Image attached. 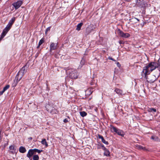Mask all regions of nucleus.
I'll list each match as a JSON object with an SVG mask.
<instances>
[{
	"label": "nucleus",
	"instance_id": "obj_1",
	"mask_svg": "<svg viewBox=\"0 0 160 160\" xmlns=\"http://www.w3.org/2000/svg\"><path fill=\"white\" fill-rule=\"evenodd\" d=\"M64 69L66 70L67 73L68 74L69 77L71 79H75L78 78V74L76 70L69 67L65 68Z\"/></svg>",
	"mask_w": 160,
	"mask_h": 160
},
{
	"label": "nucleus",
	"instance_id": "obj_2",
	"mask_svg": "<svg viewBox=\"0 0 160 160\" xmlns=\"http://www.w3.org/2000/svg\"><path fill=\"white\" fill-rule=\"evenodd\" d=\"M157 62H151L143 68V71H144V72L147 71L149 73H150L153 70L157 68Z\"/></svg>",
	"mask_w": 160,
	"mask_h": 160
},
{
	"label": "nucleus",
	"instance_id": "obj_3",
	"mask_svg": "<svg viewBox=\"0 0 160 160\" xmlns=\"http://www.w3.org/2000/svg\"><path fill=\"white\" fill-rule=\"evenodd\" d=\"M150 74L147 71H145V72H144V71H142V76H144L148 82L150 83H153L155 80V76L154 75H150L148 77L147 75Z\"/></svg>",
	"mask_w": 160,
	"mask_h": 160
},
{
	"label": "nucleus",
	"instance_id": "obj_4",
	"mask_svg": "<svg viewBox=\"0 0 160 160\" xmlns=\"http://www.w3.org/2000/svg\"><path fill=\"white\" fill-rule=\"evenodd\" d=\"M110 129L112 132H115L118 135L122 137H123L125 134L122 131L118 129L112 125H110Z\"/></svg>",
	"mask_w": 160,
	"mask_h": 160
},
{
	"label": "nucleus",
	"instance_id": "obj_5",
	"mask_svg": "<svg viewBox=\"0 0 160 160\" xmlns=\"http://www.w3.org/2000/svg\"><path fill=\"white\" fill-rule=\"evenodd\" d=\"M136 5L140 8L144 7L145 6V4L143 0H136Z\"/></svg>",
	"mask_w": 160,
	"mask_h": 160
},
{
	"label": "nucleus",
	"instance_id": "obj_6",
	"mask_svg": "<svg viewBox=\"0 0 160 160\" xmlns=\"http://www.w3.org/2000/svg\"><path fill=\"white\" fill-rule=\"evenodd\" d=\"M118 33L119 35L124 38H127L130 36V35L128 33H124L122 31L120 30V29L118 30Z\"/></svg>",
	"mask_w": 160,
	"mask_h": 160
},
{
	"label": "nucleus",
	"instance_id": "obj_7",
	"mask_svg": "<svg viewBox=\"0 0 160 160\" xmlns=\"http://www.w3.org/2000/svg\"><path fill=\"white\" fill-rule=\"evenodd\" d=\"M27 67L26 66H24L21 69L20 71L18 72V73L20 75L22 74V76H23L25 73L27 72Z\"/></svg>",
	"mask_w": 160,
	"mask_h": 160
},
{
	"label": "nucleus",
	"instance_id": "obj_8",
	"mask_svg": "<svg viewBox=\"0 0 160 160\" xmlns=\"http://www.w3.org/2000/svg\"><path fill=\"white\" fill-rule=\"evenodd\" d=\"M22 2L21 1H18L17 2L14 3L13 5L15 7V9H18L22 4Z\"/></svg>",
	"mask_w": 160,
	"mask_h": 160
},
{
	"label": "nucleus",
	"instance_id": "obj_9",
	"mask_svg": "<svg viewBox=\"0 0 160 160\" xmlns=\"http://www.w3.org/2000/svg\"><path fill=\"white\" fill-rule=\"evenodd\" d=\"M57 48V44L53 42L51 43L50 46V51L56 49Z\"/></svg>",
	"mask_w": 160,
	"mask_h": 160
},
{
	"label": "nucleus",
	"instance_id": "obj_10",
	"mask_svg": "<svg viewBox=\"0 0 160 160\" xmlns=\"http://www.w3.org/2000/svg\"><path fill=\"white\" fill-rule=\"evenodd\" d=\"M34 150V149H30L28 151L27 156L29 158H31L33 155L35 154Z\"/></svg>",
	"mask_w": 160,
	"mask_h": 160
},
{
	"label": "nucleus",
	"instance_id": "obj_11",
	"mask_svg": "<svg viewBox=\"0 0 160 160\" xmlns=\"http://www.w3.org/2000/svg\"><path fill=\"white\" fill-rule=\"evenodd\" d=\"M98 138L99 139H101L103 143H104L106 145H108V142L107 141H106L104 139L103 136H101V135H100L99 134H98Z\"/></svg>",
	"mask_w": 160,
	"mask_h": 160
},
{
	"label": "nucleus",
	"instance_id": "obj_12",
	"mask_svg": "<svg viewBox=\"0 0 160 160\" xmlns=\"http://www.w3.org/2000/svg\"><path fill=\"white\" fill-rule=\"evenodd\" d=\"M9 149L10 150V152L12 154H14L16 153V150L15 149L14 146L11 145L9 147Z\"/></svg>",
	"mask_w": 160,
	"mask_h": 160
},
{
	"label": "nucleus",
	"instance_id": "obj_13",
	"mask_svg": "<svg viewBox=\"0 0 160 160\" xmlns=\"http://www.w3.org/2000/svg\"><path fill=\"white\" fill-rule=\"evenodd\" d=\"M22 77V74L20 75L18 73L16 76L15 80L19 82L21 79Z\"/></svg>",
	"mask_w": 160,
	"mask_h": 160
},
{
	"label": "nucleus",
	"instance_id": "obj_14",
	"mask_svg": "<svg viewBox=\"0 0 160 160\" xmlns=\"http://www.w3.org/2000/svg\"><path fill=\"white\" fill-rule=\"evenodd\" d=\"M19 151L21 153H24L26 152V150L25 147L21 146L19 149Z\"/></svg>",
	"mask_w": 160,
	"mask_h": 160
},
{
	"label": "nucleus",
	"instance_id": "obj_15",
	"mask_svg": "<svg viewBox=\"0 0 160 160\" xmlns=\"http://www.w3.org/2000/svg\"><path fill=\"white\" fill-rule=\"evenodd\" d=\"M41 143L42 145H45L46 147H47L48 146V144L47 142H46L45 139L44 138L42 139L41 142Z\"/></svg>",
	"mask_w": 160,
	"mask_h": 160
},
{
	"label": "nucleus",
	"instance_id": "obj_16",
	"mask_svg": "<svg viewBox=\"0 0 160 160\" xmlns=\"http://www.w3.org/2000/svg\"><path fill=\"white\" fill-rule=\"evenodd\" d=\"M83 24V23L82 22H80L77 25L76 29L78 31H80L81 30V27Z\"/></svg>",
	"mask_w": 160,
	"mask_h": 160
},
{
	"label": "nucleus",
	"instance_id": "obj_17",
	"mask_svg": "<svg viewBox=\"0 0 160 160\" xmlns=\"http://www.w3.org/2000/svg\"><path fill=\"white\" fill-rule=\"evenodd\" d=\"M104 154L107 156H110V152L108 149L105 150Z\"/></svg>",
	"mask_w": 160,
	"mask_h": 160
},
{
	"label": "nucleus",
	"instance_id": "obj_18",
	"mask_svg": "<svg viewBox=\"0 0 160 160\" xmlns=\"http://www.w3.org/2000/svg\"><path fill=\"white\" fill-rule=\"evenodd\" d=\"M114 91L116 93L118 94H121L122 92V91L118 88H116L115 90Z\"/></svg>",
	"mask_w": 160,
	"mask_h": 160
},
{
	"label": "nucleus",
	"instance_id": "obj_19",
	"mask_svg": "<svg viewBox=\"0 0 160 160\" xmlns=\"http://www.w3.org/2000/svg\"><path fill=\"white\" fill-rule=\"evenodd\" d=\"M148 111L149 112H156V110L153 108H149L148 109Z\"/></svg>",
	"mask_w": 160,
	"mask_h": 160
},
{
	"label": "nucleus",
	"instance_id": "obj_20",
	"mask_svg": "<svg viewBox=\"0 0 160 160\" xmlns=\"http://www.w3.org/2000/svg\"><path fill=\"white\" fill-rule=\"evenodd\" d=\"M80 113V115L82 117H85L87 115V113L84 111L81 112Z\"/></svg>",
	"mask_w": 160,
	"mask_h": 160
},
{
	"label": "nucleus",
	"instance_id": "obj_21",
	"mask_svg": "<svg viewBox=\"0 0 160 160\" xmlns=\"http://www.w3.org/2000/svg\"><path fill=\"white\" fill-rule=\"evenodd\" d=\"M85 63V61L84 59L82 58V59L81 60L80 62L81 67H82V66Z\"/></svg>",
	"mask_w": 160,
	"mask_h": 160
},
{
	"label": "nucleus",
	"instance_id": "obj_22",
	"mask_svg": "<svg viewBox=\"0 0 160 160\" xmlns=\"http://www.w3.org/2000/svg\"><path fill=\"white\" fill-rule=\"evenodd\" d=\"M39 159V157L37 155H34L33 157V160H38Z\"/></svg>",
	"mask_w": 160,
	"mask_h": 160
},
{
	"label": "nucleus",
	"instance_id": "obj_23",
	"mask_svg": "<svg viewBox=\"0 0 160 160\" xmlns=\"http://www.w3.org/2000/svg\"><path fill=\"white\" fill-rule=\"evenodd\" d=\"M86 32L87 34H89V33H90L92 31V29L89 27L86 28Z\"/></svg>",
	"mask_w": 160,
	"mask_h": 160
},
{
	"label": "nucleus",
	"instance_id": "obj_24",
	"mask_svg": "<svg viewBox=\"0 0 160 160\" xmlns=\"http://www.w3.org/2000/svg\"><path fill=\"white\" fill-rule=\"evenodd\" d=\"M34 150L35 153V152H37L38 153H40L43 151L42 150H40L37 148L34 149Z\"/></svg>",
	"mask_w": 160,
	"mask_h": 160
},
{
	"label": "nucleus",
	"instance_id": "obj_25",
	"mask_svg": "<svg viewBox=\"0 0 160 160\" xmlns=\"http://www.w3.org/2000/svg\"><path fill=\"white\" fill-rule=\"evenodd\" d=\"M151 139L155 141H157L158 139V138L157 136H152L151 137Z\"/></svg>",
	"mask_w": 160,
	"mask_h": 160
},
{
	"label": "nucleus",
	"instance_id": "obj_26",
	"mask_svg": "<svg viewBox=\"0 0 160 160\" xmlns=\"http://www.w3.org/2000/svg\"><path fill=\"white\" fill-rule=\"evenodd\" d=\"M7 33L6 32H5L4 31H3L1 35V36L0 38L2 39L5 36Z\"/></svg>",
	"mask_w": 160,
	"mask_h": 160
},
{
	"label": "nucleus",
	"instance_id": "obj_27",
	"mask_svg": "<svg viewBox=\"0 0 160 160\" xmlns=\"http://www.w3.org/2000/svg\"><path fill=\"white\" fill-rule=\"evenodd\" d=\"M44 38H42L41 40H40L38 44L39 45H41L44 42Z\"/></svg>",
	"mask_w": 160,
	"mask_h": 160
},
{
	"label": "nucleus",
	"instance_id": "obj_28",
	"mask_svg": "<svg viewBox=\"0 0 160 160\" xmlns=\"http://www.w3.org/2000/svg\"><path fill=\"white\" fill-rule=\"evenodd\" d=\"M157 68L160 71V58H159L158 60V62H157Z\"/></svg>",
	"mask_w": 160,
	"mask_h": 160
},
{
	"label": "nucleus",
	"instance_id": "obj_29",
	"mask_svg": "<svg viewBox=\"0 0 160 160\" xmlns=\"http://www.w3.org/2000/svg\"><path fill=\"white\" fill-rule=\"evenodd\" d=\"M18 82V81H17V80H15L14 81V82L12 84V86L13 87H15L17 85V83Z\"/></svg>",
	"mask_w": 160,
	"mask_h": 160
},
{
	"label": "nucleus",
	"instance_id": "obj_30",
	"mask_svg": "<svg viewBox=\"0 0 160 160\" xmlns=\"http://www.w3.org/2000/svg\"><path fill=\"white\" fill-rule=\"evenodd\" d=\"M10 87V85H6L3 89V90L5 92Z\"/></svg>",
	"mask_w": 160,
	"mask_h": 160
},
{
	"label": "nucleus",
	"instance_id": "obj_31",
	"mask_svg": "<svg viewBox=\"0 0 160 160\" xmlns=\"http://www.w3.org/2000/svg\"><path fill=\"white\" fill-rule=\"evenodd\" d=\"M15 18H16L15 17H13L9 21V22H10V23H12V24H13V23H14V22L15 21Z\"/></svg>",
	"mask_w": 160,
	"mask_h": 160
},
{
	"label": "nucleus",
	"instance_id": "obj_32",
	"mask_svg": "<svg viewBox=\"0 0 160 160\" xmlns=\"http://www.w3.org/2000/svg\"><path fill=\"white\" fill-rule=\"evenodd\" d=\"M137 147V148L140 150H144L145 149V148L144 147H143L140 145H138Z\"/></svg>",
	"mask_w": 160,
	"mask_h": 160
},
{
	"label": "nucleus",
	"instance_id": "obj_33",
	"mask_svg": "<svg viewBox=\"0 0 160 160\" xmlns=\"http://www.w3.org/2000/svg\"><path fill=\"white\" fill-rule=\"evenodd\" d=\"M10 28H9L7 26L6 27V28L4 29L3 31H4L5 32L7 33L9 31Z\"/></svg>",
	"mask_w": 160,
	"mask_h": 160
},
{
	"label": "nucleus",
	"instance_id": "obj_34",
	"mask_svg": "<svg viewBox=\"0 0 160 160\" xmlns=\"http://www.w3.org/2000/svg\"><path fill=\"white\" fill-rule=\"evenodd\" d=\"M12 24H13L12 23H11L10 22H9V23H8V24L6 26H7V27H8L9 28H11L12 27Z\"/></svg>",
	"mask_w": 160,
	"mask_h": 160
},
{
	"label": "nucleus",
	"instance_id": "obj_35",
	"mask_svg": "<svg viewBox=\"0 0 160 160\" xmlns=\"http://www.w3.org/2000/svg\"><path fill=\"white\" fill-rule=\"evenodd\" d=\"M12 24H13L12 23H11L10 22H9V23H8V24L6 26H7V27H8L9 28H11L12 27Z\"/></svg>",
	"mask_w": 160,
	"mask_h": 160
},
{
	"label": "nucleus",
	"instance_id": "obj_36",
	"mask_svg": "<svg viewBox=\"0 0 160 160\" xmlns=\"http://www.w3.org/2000/svg\"><path fill=\"white\" fill-rule=\"evenodd\" d=\"M51 28V27H48L46 29V31H45V34H47V33L48 32V31H50Z\"/></svg>",
	"mask_w": 160,
	"mask_h": 160
},
{
	"label": "nucleus",
	"instance_id": "obj_37",
	"mask_svg": "<svg viewBox=\"0 0 160 160\" xmlns=\"http://www.w3.org/2000/svg\"><path fill=\"white\" fill-rule=\"evenodd\" d=\"M100 146L102 147V149L104 150H106V149H107L104 146V145L102 144H100Z\"/></svg>",
	"mask_w": 160,
	"mask_h": 160
},
{
	"label": "nucleus",
	"instance_id": "obj_38",
	"mask_svg": "<svg viewBox=\"0 0 160 160\" xmlns=\"http://www.w3.org/2000/svg\"><path fill=\"white\" fill-rule=\"evenodd\" d=\"M108 59L109 60H112L113 61H116V60H115L113 58H112L111 57H108Z\"/></svg>",
	"mask_w": 160,
	"mask_h": 160
},
{
	"label": "nucleus",
	"instance_id": "obj_39",
	"mask_svg": "<svg viewBox=\"0 0 160 160\" xmlns=\"http://www.w3.org/2000/svg\"><path fill=\"white\" fill-rule=\"evenodd\" d=\"M46 85V86H47V89H48V91H49V88L48 87V83L47 81Z\"/></svg>",
	"mask_w": 160,
	"mask_h": 160
},
{
	"label": "nucleus",
	"instance_id": "obj_40",
	"mask_svg": "<svg viewBox=\"0 0 160 160\" xmlns=\"http://www.w3.org/2000/svg\"><path fill=\"white\" fill-rule=\"evenodd\" d=\"M119 43L120 44H124V42L123 41L121 40L119 41Z\"/></svg>",
	"mask_w": 160,
	"mask_h": 160
},
{
	"label": "nucleus",
	"instance_id": "obj_41",
	"mask_svg": "<svg viewBox=\"0 0 160 160\" xmlns=\"http://www.w3.org/2000/svg\"><path fill=\"white\" fill-rule=\"evenodd\" d=\"M4 92L5 91L3 90L2 91H0V95H2Z\"/></svg>",
	"mask_w": 160,
	"mask_h": 160
},
{
	"label": "nucleus",
	"instance_id": "obj_42",
	"mask_svg": "<svg viewBox=\"0 0 160 160\" xmlns=\"http://www.w3.org/2000/svg\"><path fill=\"white\" fill-rule=\"evenodd\" d=\"M117 65L118 67H121V64L118 62H117Z\"/></svg>",
	"mask_w": 160,
	"mask_h": 160
},
{
	"label": "nucleus",
	"instance_id": "obj_43",
	"mask_svg": "<svg viewBox=\"0 0 160 160\" xmlns=\"http://www.w3.org/2000/svg\"><path fill=\"white\" fill-rule=\"evenodd\" d=\"M8 144V142H7L6 143H5L4 145V147L5 148Z\"/></svg>",
	"mask_w": 160,
	"mask_h": 160
},
{
	"label": "nucleus",
	"instance_id": "obj_44",
	"mask_svg": "<svg viewBox=\"0 0 160 160\" xmlns=\"http://www.w3.org/2000/svg\"><path fill=\"white\" fill-rule=\"evenodd\" d=\"M63 122H68V120L67 118H65L63 120Z\"/></svg>",
	"mask_w": 160,
	"mask_h": 160
},
{
	"label": "nucleus",
	"instance_id": "obj_45",
	"mask_svg": "<svg viewBox=\"0 0 160 160\" xmlns=\"http://www.w3.org/2000/svg\"><path fill=\"white\" fill-rule=\"evenodd\" d=\"M32 138L30 137H29V138H28V140L29 141V140H32Z\"/></svg>",
	"mask_w": 160,
	"mask_h": 160
},
{
	"label": "nucleus",
	"instance_id": "obj_46",
	"mask_svg": "<svg viewBox=\"0 0 160 160\" xmlns=\"http://www.w3.org/2000/svg\"><path fill=\"white\" fill-rule=\"evenodd\" d=\"M90 91V94H89L90 95L92 93V92L93 91H91V90H88L87 91L88 92V91Z\"/></svg>",
	"mask_w": 160,
	"mask_h": 160
},
{
	"label": "nucleus",
	"instance_id": "obj_47",
	"mask_svg": "<svg viewBox=\"0 0 160 160\" xmlns=\"http://www.w3.org/2000/svg\"><path fill=\"white\" fill-rule=\"evenodd\" d=\"M97 145H98L97 148L98 149H99L100 148V145L99 144H98Z\"/></svg>",
	"mask_w": 160,
	"mask_h": 160
},
{
	"label": "nucleus",
	"instance_id": "obj_48",
	"mask_svg": "<svg viewBox=\"0 0 160 160\" xmlns=\"http://www.w3.org/2000/svg\"><path fill=\"white\" fill-rule=\"evenodd\" d=\"M90 83L91 85H94V83H93V82H90Z\"/></svg>",
	"mask_w": 160,
	"mask_h": 160
},
{
	"label": "nucleus",
	"instance_id": "obj_49",
	"mask_svg": "<svg viewBox=\"0 0 160 160\" xmlns=\"http://www.w3.org/2000/svg\"><path fill=\"white\" fill-rule=\"evenodd\" d=\"M134 18L136 19V20H137L139 22L140 21V20H139V19H138V18Z\"/></svg>",
	"mask_w": 160,
	"mask_h": 160
},
{
	"label": "nucleus",
	"instance_id": "obj_50",
	"mask_svg": "<svg viewBox=\"0 0 160 160\" xmlns=\"http://www.w3.org/2000/svg\"><path fill=\"white\" fill-rule=\"evenodd\" d=\"M40 46V45H39V44H38V45L37 46V48H39Z\"/></svg>",
	"mask_w": 160,
	"mask_h": 160
},
{
	"label": "nucleus",
	"instance_id": "obj_51",
	"mask_svg": "<svg viewBox=\"0 0 160 160\" xmlns=\"http://www.w3.org/2000/svg\"><path fill=\"white\" fill-rule=\"evenodd\" d=\"M47 111H48V112H51L50 111H49V110H47Z\"/></svg>",
	"mask_w": 160,
	"mask_h": 160
},
{
	"label": "nucleus",
	"instance_id": "obj_52",
	"mask_svg": "<svg viewBox=\"0 0 160 160\" xmlns=\"http://www.w3.org/2000/svg\"><path fill=\"white\" fill-rule=\"evenodd\" d=\"M48 139H49V138H48H48H47V139L48 140Z\"/></svg>",
	"mask_w": 160,
	"mask_h": 160
}]
</instances>
